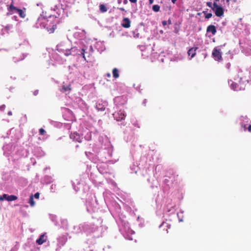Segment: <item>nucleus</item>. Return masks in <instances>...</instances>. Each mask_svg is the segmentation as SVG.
Wrapping results in <instances>:
<instances>
[{"instance_id":"f257e3e1","label":"nucleus","mask_w":251,"mask_h":251,"mask_svg":"<svg viewBox=\"0 0 251 251\" xmlns=\"http://www.w3.org/2000/svg\"><path fill=\"white\" fill-rule=\"evenodd\" d=\"M57 22L56 20H48L45 25L47 31L49 33H52L54 32L55 30L57 28Z\"/></svg>"},{"instance_id":"f03ea898","label":"nucleus","mask_w":251,"mask_h":251,"mask_svg":"<svg viewBox=\"0 0 251 251\" xmlns=\"http://www.w3.org/2000/svg\"><path fill=\"white\" fill-rule=\"evenodd\" d=\"M212 10L217 17H220L223 16L224 13L223 8L221 6L218 5L217 3H215V2H214L213 4Z\"/></svg>"},{"instance_id":"7ed1b4c3","label":"nucleus","mask_w":251,"mask_h":251,"mask_svg":"<svg viewBox=\"0 0 251 251\" xmlns=\"http://www.w3.org/2000/svg\"><path fill=\"white\" fill-rule=\"evenodd\" d=\"M18 199L17 197L15 195L9 196L7 194H3L2 196H0V201H3L4 200H7V201H13L16 200Z\"/></svg>"},{"instance_id":"20e7f679","label":"nucleus","mask_w":251,"mask_h":251,"mask_svg":"<svg viewBox=\"0 0 251 251\" xmlns=\"http://www.w3.org/2000/svg\"><path fill=\"white\" fill-rule=\"evenodd\" d=\"M212 56L215 60H221L222 59V56L220 50L215 48L212 52Z\"/></svg>"},{"instance_id":"39448f33","label":"nucleus","mask_w":251,"mask_h":251,"mask_svg":"<svg viewBox=\"0 0 251 251\" xmlns=\"http://www.w3.org/2000/svg\"><path fill=\"white\" fill-rule=\"evenodd\" d=\"M70 138L74 141L81 143L82 142V137L77 133H72L70 135Z\"/></svg>"},{"instance_id":"423d86ee","label":"nucleus","mask_w":251,"mask_h":251,"mask_svg":"<svg viewBox=\"0 0 251 251\" xmlns=\"http://www.w3.org/2000/svg\"><path fill=\"white\" fill-rule=\"evenodd\" d=\"M18 10H19V8L14 6L13 0H12L11 3L7 7V10L8 11L7 15H12L13 14H14L15 13H17V11H18Z\"/></svg>"},{"instance_id":"0eeeda50","label":"nucleus","mask_w":251,"mask_h":251,"mask_svg":"<svg viewBox=\"0 0 251 251\" xmlns=\"http://www.w3.org/2000/svg\"><path fill=\"white\" fill-rule=\"evenodd\" d=\"M115 118L118 121H122L125 119L126 115L124 111L120 110L115 115Z\"/></svg>"},{"instance_id":"6e6552de","label":"nucleus","mask_w":251,"mask_h":251,"mask_svg":"<svg viewBox=\"0 0 251 251\" xmlns=\"http://www.w3.org/2000/svg\"><path fill=\"white\" fill-rule=\"evenodd\" d=\"M107 103L106 102H98L97 103L96 108L98 111H103L105 110Z\"/></svg>"},{"instance_id":"1a4fd4ad","label":"nucleus","mask_w":251,"mask_h":251,"mask_svg":"<svg viewBox=\"0 0 251 251\" xmlns=\"http://www.w3.org/2000/svg\"><path fill=\"white\" fill-rule=\"evenodd\" d=\"M47 238L45 236V234L41 235L39 238L36 240V243L39 245H41L47 241Z\"/></svg>"},{"instance_id":"9d476101","label":"nucleus","mask_w":251,"mask_h":251,"mask_svg":"<svg viewBox=\"0 0 251 251\" xmlns=\"http://www.w3.org/2000/svg\"><path fill=\"white\" fill-rule=\"evenodd\" d=\"M206 32H211L213 35H215L217 32L216 26L212 25L208 26L206 28Z\"/></svg>"},{"instance_id":"9b49d317","label":"nucleus","mask_w":251,"mask_h":251,"mask_svg":"<svg viewBox=\"0 0 251 251\" xmlns=\"http://www.w3.org/2000/svg\"><path fill=\"white\" fill-rule=\"evenodd\" d=\"M123 23L122 24L123 27L125 28H129L130 26V21L128 18H124L123 20Z\"/></svg>"},{"instance_id":"f8f14e48","label":"nucleus","mask_w":251,"mask_h":251,"mask_svg":"<svg viewBox=\"0 0 251 251\" xmlns=\"http://www.w3.org/2000/svg\"><path fill=\"white\" fill-rule=\"evenodd\" d=\"M198 48L197 47L196 48H191L188 51V54L189 56H191V58L194 57L196 54V50Z\"/></svg>"},{"instance_id":"ddd939ff","label":"nucleus","mask_w":251,"mask_h":251,"mask_svg":"<svg viewBox=\"0 0 251 251\" xmlns=\"http://www.w3.org/2000/svg\"><path fill=\"white\" fill-rule=\"evenodd\" d=\"M71 90V85H63L62 87V89L61 90V91L62 92H70Z\"/></svg>"},{"instance_id":"4468645a","label":"nucleus","mask_w":251,"mask_h":251,"mask_svg":"<svg viewBox=\"0 0 251 251\" xmlns=\"http://www.w3.org/2000/svg\"><path fill=\"white\" fill-rule=\"evenodd\" d=\"M24 10H25V9L24 8ZM17 13H18L19 16L22 18H25L26 16L25 11H24L22 9H19L18 11H17Z\"/></svg>"},{"instance_id":"2eb2a0df","label":"nucleus","mask_w":251,"mask_h":251,"mask_svg":"<svg viewBox=\"0 0 251 251\" xmlns=\"http://www.w3.org/2000/svg\"><path fill=\"white\" fill-rule=\"evenodd\" d=\"M113 77L117 78L119 77V71L117 68H114L112 70Z\"/></svg>"},{"instance_id":"dca6fc26","label":"nucleus","mask_w":251,"mask_h":251,"mask_svg":"<svg viewBox=\"0 0 251 251\" xmlns=\"http://www.w3.org/2000/svg\"><path fill=\"white\" fill-rule=\"evenodd\" d=\"M99 7L100 11L102 13L105 12L107 11V8L103 4H100Z\"/></svg>"},{"instance_id":"f3484780","label":"nucleus","mask_w":251,"mask_h":251,"mask_svg":"<svg viewBox=\"0 0 251 251\" xmlns=\"http://www.w3.org/2000/svg\"><path fill=\"white\" fill-rule=\"evenodd\" d=\"M29 203H30V204L31 206H33L35 205V202L33 200V195L30 196V197L29 198Z\"/></svg>"},{"instance_id":"a211bd4d","label":"nucleus","mask_w":251,"mask_h":251,"mask_svg":"<svg viewBox=\"0 0 251 251\" xmlns=\"http://www.w3.org/2000/svg\"><path fill=\"white\" fill-rule=\"evenodd\" d=\"M152 10L154 12H158L160 10V6L157 4L153 5L152 6Z\"/></svg>"},{"instance_id":"6ab92c4d","label":"nucleus","mask_w":251,"mask_h":251,"mask_svg":"<svg viewBox=\"0 0 251 251\" xmlns=\"http://www.w3.org/2000/svg\"><path fill=\"white\" fill-rule=\"evenodd\" d=\"M202 13L205 14V18H206V19H209V18H211L212 16V13H206V11H203L202 12Z\"/></svg>"},{"instance_id":"aec40b11","label":"nucleus","mask_w":251,"mask_h":251,"mask_svg":"<svg viewBox=\"0 0 251 251\" xmlns=\"http://www.w3.org/2000/svg\"><path fill=\"white\" fill-rule=\"evenodd\" d=\"M231 88L234 90H237V87H238V85L237 83H233L232 82L231 85Z\"/></svg>"},{"instance_id":"412c9836","label":"nucleus","mask_w":251,"mask_h":251,"mask_svg":"<svg viewBox=\"0 0 251 251\" xmlns=\"http://www.w3.org/2000/svg\"><path fill=\"white\" fill-rule=\"evenodd\" d=\"M39 132L40 134L42 135H44L46 133V131L43 128H40L39 130Z\"/></svg>"},{"instance_id":"4be33fe9","label":"nucleus","mask_w":251,"mask_h":251,"mask_svg":"<svg viewBox=\"0 0 251 251\" xmlns=\"http://www.w3.org/2000/svg\"><path fill=\"white\" fill-rule=\"evenodd\" d=\"M85 50L82 49L81 50L80 55H81L82 56V57L84 59V60H85L86 58H85Z\"/></svg>"},{"instance_id":"5701e85b","label":"nucleus","mask_w":251,"mask_h":251,"mask_svg":"<svg viewBox=\"0 0 251 251\" xmlns=\"http://www.w3.org/2000/svg\"><path fill=\"white\" fill-rule=\"evenodd\" d=\"M206 5L208 6L209 7H210L212 9L213 7V4L211 2H206Z\"/></svg>"},{"instance_id":"b1692460","label":"nucleus","mask_w":251,"mask_h":251,"mask_svg":"<svg viewBox=\"0 0 251 251\" xmlns=\"http://www.w3.org/2000/svg\"><path fill=\"white\" fill-rule=\"evenodd\" d=\"M5 108V105H2L0 106V110L1 111H4Z\"/></svg>"},{"instance_id":"393cba45","label":"nucleus","mask_w":251,"mask_h":251,"mask_svg":"<svg viewBox=\"0 0 251 251\" xmlns=\"http://www.w3.org/2000/svg\"><path fill=\"white\" fill-rule=\"evenodd\" d=\"M39 195H40L39 193L37 192V193H36L34 194V197H35L36 199H39Z\"/></svg>"},{"instance_id":"a878e982","label":"nucleus","mask_w":251,"mask_h":251,"mask_svg":"<svg viewBox=\"0 0 251 251\" xmlns=\"http://www.w3.org/2000/svg\"><path fill=\"white\" fill-rule=\"evenodd\" d=\"M230 66H231V64L230 63H228L226 64V68L227 69H229L230 68Z\"/></svg>"},{"instance_id":"bb28decb","label":"nucleus","mask_w":251,"mask_h":251,"mask_svg":"<svg viewBox=\"0 0 251 251\" xmlns=\"http://www.w3.org/2000/svg\"><path fill=\"white\" fill-rule=\"evenodd\" d=\"M119 9L121 11H125V12H126V11L125 10V9L123 7H120L119 8Z\"/></svg>"},{"instance_id":"cd10ccee","label":"nucleus","mask_w":251,"mask_h":251,"mask_svg":"<svg viewBox=\"0 0 251 251\" xmlns=\"http://www.w3.org/2000/svg\"><path fill=\"white\" fill-rule=\"evenodd\" d=\"M162 25H167V21H163L162 22Z\"/></svg>"},{"instance_id":"c85d7f7f","label":"nucleus","mask_w":251,"mask_h":251,"mask_svg":"<svg viewBox=\"0 0 251 251\" xmlns=\"http://www.w3.org/2000/svg\"><path fill=\"white\" fill-rule=\"evenodd\" d=\"M132 3H136L137 2V0H129Z\"/></svg>"},{"instance_id":"c756f323","label":"nucleus","mask_w":251,"mask_h":251,"mask_svg":"<svg viewBox=\"0 0 251 251\" xmlns=\"http://www.w3.org/2000/svg\"><path fill=\"white\" fill-rule=\"evenodd\" d=\"M106 76L108 77H111V74L110 73H107L106 74Z\"/></svg>"},{"instance_id":"7c9ffc66","label":"nucleus","mask_w":251,"mask_h":251,"mask_svg":"<svg viewBox=\"0 0 251 251\" xmlns=\"http://www.w3.org/2000/svg\"><path fill=\"white\" fill-rule=\"evenodd\" d=\"M248 130L250 131V132H251V125H250L248 127Z\"/></svg>"},{"instance_id":"2f4dec72","label":"nucleus","mask_w":251,"mask_h":251,"mask_svg":"<svg viewBox=\"0 0 251 251\" xmlns=\"http://www.w3.org/2000/svg\"><path fill=\"white\" fill-rule=\"evenodd\" d=\"M149 0V3L150 4H151L153 2V0Z\"/></svg>"},{"instance_id":"473e14b6","label":"nucleus","mask_w":251,"mask_h":251,"mask_svg":"<svg viewBox=\"0 0 251 251\" xmlns=\"http://www.w3.org/2000/svg\"><path fill=\"white\" fill-rule=\"evenodd\" d=\"M139 36V33H137L136 35L135 36H134L135 37H137L138 38Z\"/></svg>"},{"instance_id":"72a5a7b5","label":"nucleus","mask_w":251,"mask_h":251,"mask_svg":"<svg viewBox=\"0 0 251 251\" xmlns=\"http://www.w3.org/2000/svg\"><path fill=\"white\" fill-rule=\"evenodd\" d=\"M177 0H171L172 2L173 3H175Z\"/></svg>"},{"instance_id":"f704fd0d","label":"nucleus","mask_w":251,"mask_h":251,"mask_svg":"<svg viewBox=\"0 0 251 251\" xmlns=\"http://www.w3.org/2000/svg\"><path fill=\"white\" fill-rule=\"evenodd\" d=\"M8 115H10V116L12 115V112H11V111L8 112Z\"/></svg>"},{"instance_id":"c9c22d12","label":"nucleus","mask_w":251,"mask_h":251,"mask_svg":"<svg viewBox=\"0 0 251 251\" xmlns=\"http://www.w3.org/2000/svg\"><path fill=\"white\" fill-rule=\"evenodd\" d=\"M220 0H214V2H215V3H217V2L219 1Z\"/></svg>"},{"instance_id":"e433bc0d","label":"nucleus","mask_w":251,"mask_h":251,"mask_svg":"<svg viewBox=\"0 0 251 251\" xmlns=\"http://www.w3.org/2000/svg\"><path fill=\"white\" fill-rule=\"evenodd\" d=\"M146 100H145L143 101V103L145 105H146Z\"/></svg>"},{"instance_id":"4c0bfd02","label":"nucleus","mask_w":251,"mask_h":251,"mask_svg":"<svg viewBox=\"0 0 251 251\" xmlns=\"http://www.w3.org/2000/svg\"><path fill=\"white\" fill-rule=\"evenodd\" d=\"M226 1L228 3V4L229 2V0H226Z\"/></svg>"},{"instance_id":"58836bf2","label":"nucleus","mask_w":251,"mask_h":251,"mask_svg":"<svg viewBox=\"0 0 251 251\" xmlns=\"http://www.w3.org/2000/svg\"><path fill=\"white\" fill-rule=\"evenodd\" d=\"M127 2V0H124V3H126Z\"/></svg>"},{"instance_id":"ea45409f","label":"nucleus","mask_w":251,"mask_h":251,"mask_svg":"<svg viewBox=\"0 0 251 251\" xmlns=\"http://www.w3.org/2000/svg\"><path fill=\"white\" fill-rule=\"evenodd\" d=\"M121 2V0H119L118 3H120Z\"/></svg>"},{"instance_id":"a19ab883","label":"nucleus","mask_w":251,"mask_h":251,"mask_svg":"<svg viewBox=\"0 0 251 251\" xmlns=\"http://www.w3.org/2000/svg\"><path fill=\"white\" fill-rule=\"evenodd\" d=\"M169 24H171V21L170 20L168 21Z\"/></svg>"}]
</instances>
